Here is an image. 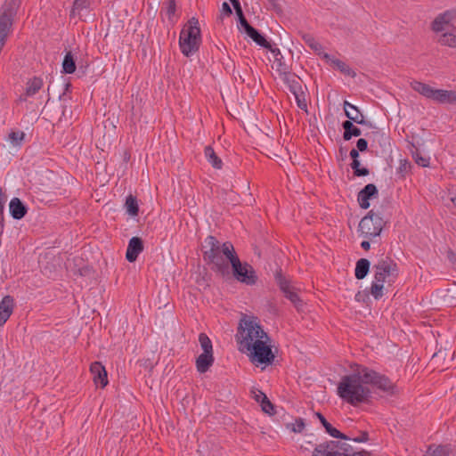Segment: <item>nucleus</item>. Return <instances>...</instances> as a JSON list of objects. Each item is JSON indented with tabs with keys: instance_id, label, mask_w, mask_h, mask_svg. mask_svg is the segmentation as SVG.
<instances>
[{
	"instance_id": "1",
	"label": "nucleus",
	"mask_w": 456,
	"mask_h": 456,
	"mask_svg": "<svg viewBox=\"0 0 456 456\" xmlns=\"http://www.w3.org/2000/svg\"><path fill=\"white\" fill-rule=\"evenodd\" d=\"M364 385H370L388 395L397 393L396 385L388 377L366 366L358 365L352 374L341 378L338 385V395L353 406L368 403L371 391Z\"/></svg>"
},
{
	"instance_id": "2",
	"label": "nucleus",
	"mask_w": 456,
	"mask_h": 456,
	"mask_svg": "<svg viewBox=\"0 0 456 456\" xmlns=\"http://www.w3.org/2000/svg\"><path fill=\"white\" fill-rule=\"evenodd\" d=\"M263 338L269 339V336L263 330L258 318L241 314L235 335L239 350L244 352V348L255 343V340Z\"/></svg>"
},
{
	"instance_id": "3",
	"label": "nucleus",
	"mask_w": 456,
	"mask_h": 456,
	"mask_svg": "<svg viewBox=\"0 0 456 456\" xmlns=\"http://www.w3.org/2000/svg\"><path fill=\"white\" fill-rule=\"evenodd\" d=\"M200 44L201 35L199 20L192 17L180 32V50L184 56L189 57L199 50Z\"/></svg>"
},
{
	"instance_id": "4",
	"label": "nucleus",
	"mask_w": 456,
	"mask_h": 456,
	"mask_svg": "<svg viewBox=\"0 0 456 456\" xmlns=\"http://www.w3.org/2000/svg\"><path fill=\"white\" fill-rule=\"evenodd\" d=\"M387 220L384 219L381 208L370 210L362 218L358 225V232L368 240L379 237L386 226Z\"/></svg>"
},
{
	"instance_id": "5",
	"label": "nucleus",
	"mask_w": 456,
	"mask_h": 456,
	"mask_svg": "<svg viewBox=\"0 0 456 456\" xmlns=\"http://www.w3.org/2000/svg\"><path fill=\"white\" fill-rule=\"evenodd\" d=\"M228 248L226 246L224 253L231 264L233 277L246 285H255L258 278L253 266L247 262L241 263L239 256L232 255Z\"/></svg>"
},
{
	"instance_id": "6",
	"label": "nucleus",
	"mask_w": 456,
	"mask_h": 456,
	"mask_svg": "<svg viewBox=\"0 0 456 456\" xmlns=\"http://www.w3.org/2000/svg\"><path fill=\"white\" fill-rule=\"evenodd\" d=\"M411 88L424 97L440 104H456V91L435 89L428 84L413 81Z\"/></svg>"
},
{
	"instance_id": "7",
	"label": "nucleus",
	"mask_w": 456,
	"mask_h": 456,
	"mask_svg": "<svg viewBox=\"0 0 456 456\" xmlns=\"http://www.w3.org/2000/svg\"><path fill=\"white\" fill-rule=\"evenodd\" d=\"M270 342V338L269 339H256L255 343L245 347L243 353H248L250 361L256 365H271L274 361L275 355L272 351L271 345L268 344Z\"/></svg>"
},
{
	"instance_id": "8",
	"label": "nucleus",
	"mask_w": 456,
	"mask_h": 456,
	"mask_svg": "<svg viewBox=\"0 0 456 456\" xmlns=\"http://www.w3.org/2000/svg\"><path fill=\"white\" fill-rule=\"evenodd\" d=\"M374 279L380 282L393 283L399 275V268L395 260L389 256L380 258L373 265Z\"/></svg>"
},
{
	"instance_id": "9",
	"label": "nucleus",
	"mask_w": 456,
	"mask_h": 456,
	"mask_svg": "<svg viewBox=\"0 0 456 456\" xmlns=\"http://www.w3.org/2000/svg\"><path fill=\"white\" fill-rule=\"evenodd\" d=\"M353 448L345 443L326 441L316 445L312 456H349Z\"/></svg>"
},
{
	"instance_id": "10",
	"label": "nucleus",
	"mask_w": 456,
	"mask_h": 456,
	"mask_svg": "<svg viewBox=\"0 0 456 456\" xmlns=\"http://www.w3.org/2000/svg\"><path fill=\"white\" fill-rule=\"evenodd\" d=\"M274 280L285 297L294 305L297 311H300L304 305L303 301L297 293L293 290V288L290 285V280L282 273V270L281 268L275 271Z\"/></svg>"
},
{
	"instance_id": "11",
	"label": "nucleus",
	"mask_w": 456,
	"mask_h": 456,
	"mask_svg": "<svg viewBox=\"0 0 456 456\" xmlns=\"http://www.w3.org/2000/svg\"><path fill=\"white\" fill-rule=\"evenodd\" d=\"M226 246L229 248L228 249L231 250L232 255H237L232 242L226 241L221 244L215 236L208 235L205 239L204 245L202 246V248H205V250H203V259L208 260V258H210L212 256H216L221 253L225 256L224 252Z\"/></svg>"
},
{
	"instance_id": "12",
	"label": "nucleus",
	"mask_w": 456,
	"mask_h": 456,
	"mask_svg": "<svg viewBox=\"0 0 456 456\" xmlns=\"http://www.w3.org/2000/svg\"><path fill=\"white\" fill-rule=\"evenodd\" d=\"M208 265H211V270L222 276L226 278L230 276L229 260L223 253L212 256L208 260H204Z\"/></svg>"
},
{
	"instance_id": "13",
	"label": "nucleus",
	"mask_w": 456,
	"mask_h": 456,
	"mask_svg": "<svg viewBox=\"0 0 456 456\" xmlns=\"http://www.w3.org/2000/svg\"><path fill=\"white\" fill-rule=\"evenodd\" d=\"M379 197V190L374 183L366 184L357 194L359 206L368 209L370 206V200Z\"/></svg>"
},
{
	"instance_id": "14",
	"label": "nucleus",
	"mask_w": 456,
	"mask_h": 456,
	"mask_svg": "<svg viewBox=\"0 0 456 456\" xmlns=\"http://www.w3.org/2000/svg\"><path fill=\"white\" fill-rule=\"evenodd\" d=\"M143 248H144V247H143V241H142V238L137 237V236L132 237L129 240L127 248H126V260L129 263L134 262L137 259L139 254L143 251Z\"/></svg>"
},
{
	"instance_id": "15",
	"label": "nucleus",
	"mask_w": 456,
	"mask_h": 456,
	"mask_svg": "<svg viewBox=\"0 0 456 456\" xmlns=\"http://www.w3.org/2000/svg\"><path fill=\"white\" fill-rule=\"evenodd\" d=\"M90 371L96 386L105 387L108 385V376L105 367L100 362H94L90 365Z\"/></svg>"
},
{
	"instance_id": "16",
	"label": "nucleus",
	"mask_w": 456,
	"mask_h": 456,
	"mask_svg": "<svg viewBox=\"0 0 456 456\" xmlns=\"http://www.w3.org/2000/svg\"><path fill=\"white\" fill-rule=\"evenodd\" d=\"M14 309V299L7 295L0 302V327L3 326L12 315Z\"/></svg>"
},
{
	"instance_id": "17",
	"label": "nucleus",
	"mask_w": 456,
	"mask_h": 456,
	"mask_svg": "<svg viewBox=\"0 0 456 456\" xmlns=\"http://www.w3.org/2000/svg\"><path fill=\"white\" fill-rule=\"evenodd\" d=\"M345 115L346 118H348V120L354 121L356 124L359 125H366L367 122L363 117V115L361 113L360 110L354 106V104L350 103L347 101H345L343 103Z\"/></svg>"
},
{
	"instance_id": "18",
	"label": "nucleus",
	"mask_w": 456,
	"mask_h": 456,
	"mask_svg": "<svg viewBox=\"0 0 456 456\" xmlns=\"http://www.w3.org/2000/svg\"><path fill=\"white\" fill-rule=\"evenodd\" d=\"M322 59L332 64L334 68L338 69L342 74L351 77H356V72L352 69L346 62L332 57L330 54L323 53Z\"/></svg>"
},
{
	"instance_id": "19",
	"label": "nucleus",
	"mask_w": 456,
	"mask_h": 456,
	"mask_svg": "<svg viewBox=\"0 0 456 456\" xmlns=\"http://www.w3.org/2000/svg\"><path fill=\"white\" fill-rule=\"evenodd\" d=\"M9 212L13 219L20 220L26 216L28 208L19 198H13L9 203Z\"/></svg>"
},
{
	"instance_id": "20",
	"label": "nucleus",
	"mask_w": 456,
	"mask_h": 456,
	"mask_svg": "<svg viewBox=\"0 0 456 456\" xmlns=\"http://www.w3.org/2000/svg\"><path fill=\"white\" fill-rule=\"evenodd\" d=\"M281 80L287 85L289 92L292 94H297V93L303 91L301 86V79L295 73H291L290 71L281 76Z\"/></svg>"
},
{
	"instance_id": "21",
	"label": "nucleus",
	"mask_w": 456,
	"mask_h": 456,
	"mask_svg": "<svg viewBox=\"0 0 456 456\" xmlns=\"http://www.w3.org/2000/svg\"><path fill=\"white\" fill-rule=\"evenodd\" d=\"M215 361L212 353H202L196 359V368L200 373L207 372Z\"/></svg>"
},
{
	"instance_id": "22",
	"label": "nucleus",
	"mask_w": 456,
	"mask_h": 456,
	"mask_svg": "<svg viewBox=\"0 0 456 456\" xmlns=\"http://www.w3.org/2000/svg\"><path fill=\"white\" fill-rule=\"evenodd\" d=\"M316 417L319 419L320 422L322 423V427L325 428V431L331 436L334 438H340L343 440H348L349 436L346 435L341 433L339 430L332 427V425L328 422V420L325 419V417L321 412L315 413Z\"/></svg>"
},
{
	"instance_id": "23",
	"label": "nucleus",
	"mask_w": 456,
	"mask_h": 456,
	"mask_svg": "<svg viewBox=\"0 0 456 456\" xmlns=\"http://www.w3.org/2000/svg\"><path fill=\"white\" fill-rule=\"evenodd\" d=\"M248 37H250L257 45L261 47H270V42L265 37L252 26H248L243 30Z\"/></svg>"
},
{
	"instance_id": "24",
	"label": "nucleus",
	"mask_w": 456,
	"mask_h": 456,
	"mask_svg": "<svg viewBox=\"0 0 456 456\" xmlns=\"http://www.w3.org/2000/svg\"><path fill=\"white\" fill-rule=\"evenodd\" d=\"M342 127L344 129L343 139L345 141H349L353 136L357 137L362 134L361 129L354 125V121L345 120L342 123Z\"/></svg>"
},
{
	"instance_id": "25",
	"label": "nucleus",
	"mask_w": 456,
	"mask_h": 456,
	"mask_svg": "<svg viewBox=\"0 0 456 456\" xmlns=\"http://www.w3.org/2000/svg\"><path fill=\"white\" fill-rule=\"evenodd\" d=\"M452 449L450 445L430 444L424 456H450Z\"/></svg>"
},
{
	"instance_id": "26",
	"label": "nucleus",
	"mask_w": 456,
	"mask_h": 456,
	"mask_svg": "<svg viewBox=\"0 0 456 456\" xmlns=\"http://www.w3.org/2000/svg\"><path fill=\"white\" fill-rule=\"evenodd\" d=\"M370 262L366 258H361L356 262L354 276L357 280L364 279L370 271Z\"/></svg>"
},
{
	"instance_id": "27",
	"label": "nucleus",
	"mask_w": 456,
	"mask_h": 456,
	"mask_svg": "<svg viewBox=\"0 0 456 456\" xmlns=\"http://www.w3.org/2000/svg\"><path fill=\"white\" fill-rule=\"evenodd\" d=\"M302 40L305 42V44L311 48L316 54L319 56L323 55L322 52V45L315 40L313 35L308 33H303L301 35Z\"/></svg>"
},
{
	"instance_id": "28",
	"label": "nucleus",
	"mask_w": 456,
	"mask_h": 456,
	"mask_svg": "<svg viewBox=\"0 0 456 456\" xmlns=\"http://www.w3.org/2000/svg\"><path fill=\"white\" fill-rule=\"evenodd\" d=\"M204 154L207 160L212 165L214 168L221 169L223 167L222 159L216 155L214 149L208 145L204 149Z\"/></svg>"
},
{
	"instance_id": "29",
	"label": "nucleus",
	"mask_w": 456,
	"mask_h": 456,
	"mask_svg": "<svg viewBox=\"0 0 456 456\" xmlns=\"http://www.w3.org/2000/svg\"><path fill=\"white\" fill-rule=\"evenodd\" d=\"M44 82L41 77H34L29 79L27 83L26 87V96H33L35 95L43 86Z\"/></svg>"
},
{
	"instance_id": "30",
	"label": "nucleus",
	"mask_w": 456,
	"mask_h": 456,
	"mask_svg": "<svg viewBox=\"0 0 456 456\" xmlns=\"http://www.w3.org/2000/svg\"><path fill=\"white\" fill-rule=\"evenodd\" d=\"M76 71V60L71 52H68L62 61V73L73 74Z\"/></svg>"
},
{
	"instance_id": "31",
	"label": "nucleus",
	"mask_w": 456,
	"mask_h": 456,
	"mask_svg": "<svg viewBox=\"0 0 456 456\" xmlns=\"http://www.w3.org/2000/svg\"><path fill=\"white\" fill-rule=\"evenodd\" d=\"M125 207L126 212L131 216H136L139 213V206L135 196L129 194L126 199Z\"/></svg>"
},
{
	"instance_id": "32",
	"label": "nucleus",
	"mask_w": 456,
	"mask_h": 456,
	"mask_svg": "<svg viewBox=\"0 0 456 456\" xmlns=\"http://www.w3.org/2000/svg\"><path fill=\"white\" fill-rule=\"evenodd\" d=\"M260 395H263V399L260 401V405L262 408V411L270 416H273L276 414L275 407L273 403H271V401L268 399L265 393H260Z\"/></svg>"
},
{
	"instance_id": "33",
	"label": "nucleus",
	"mask_w": 456,
	"mask_h": 456,
	"mask_svg": "<svg viewBox=\"0 0 456 456\" xmlns=\"http://www.w3.org/2000/svg\"><path fill=\"white\" fill-rule=\"evenodd\" d=\"M438 43L449 47H456V36L453 33L446 32L441 35Z\"/></svg>"
},
{
	"instance_id": "34",
	"label": "nucleus",
	"mask_w": 456,
	"mask_h": 456,
	"mask_svg": "<svg viewBox=\"0 0 456 456\" xmlns=\"http://www.w3.org/2000/svg\"><path fill=\"white\" fill-rule=\"evenodd\" d=\"M199 342L203 350V353H212L213 354L212 342L206 333H200Z\"/></svg>"
},
{
	"instance_id": "35",
	"label": "nucleus",
	"mask_w": 456,
	"mask_h": 456,
	"mask_svg": "<svg viewBox=\"0 0 456 456\" xmlns=\"http://www.w3.org/2000/svg\"><path fill=\"white\" fill-rule=\"evenodd\" d=\"M411 155L413 159L419 166L423 167H427L429 166V157L422 156L418 148H415L414 151H411Z\"/></svg>"
},
{
	"instance_id": "36",
	"label": "nucleus",
	"mask_w": 456,
	"mask_h": 456,
	"mask_svg": "<svg viewBox=\"0 0 456 456\" xmlns=\"http://www.w3.org/2000/svg\"><path fill=\"white\" fill-rule=\"evenodd\" d=\"M274 64L276 66V71L279 73L280 76H282L290 71L289 67L285 62L282 55L276 57L274 59Z\"/></svg>"
},
{
	"instance_id": "37",
	"label": "nucleus",
	"mask_w": 456,
	"mask_h": 456,
	"mask_svg": "<svg viewBox=\"0 0 456 456\" xmlns=\"http://www.w3.org/2000/svg\"><path fill=\"white\" fill-rule=\"evenodd\" d=\"M384 283L375 280L370 286V294L375 299H379L383 296Z\"/></svg>"
},
{
	"instance_id": "38",
	"label": "nucleus",
	"mask_w": 456,
	"mask_h": 456,
	"mask_svg": "<svg viewBox=\"0 0 456 456\" xmlns=\"http://www.w3.org/2000/svg\"><path fill=\"white\" fill-rule=\"evenodd\" d=\"M449 25L448 22L445 21L444 17L441 14H438L436 19L431 23V28L435 32H442L444 30L445 26Z\"/></svg>"
},
{
	"instance_id": "39",
	"label": "nucleus",
	"mask_w": 456,
	"mask_h": 456,
	"mask_svg": "<svg viewBox=\"0 0 456 456\" xmlns=\"http://www.w3.org/2000/svg\"><path fill=\"white\" fill-rule=\"evenodd\" d=\"M288 428H291L294 433H301L305 427V421L302 418H297L294 423L287 424Z\"/></svg>"
},
{
	"instance_id": "40",
	"label": "nucleus",
	"mask_w": 456,
	"mask_h": 456,
	"mask_svg": "<svg viewBox=\"0 0 456 456\" xmlns=\"http://www.w3.org/2000/svg\"><path fill=\"white\" fill-rule=\"evenodd\" d=\"M89 6V3L87 0H75L73 3V8L70 12V16H75L76 12H79L83 9H86Z\"/></svg>"
},
{
	"instance_id": "41",
	"label": "nucleus",
	"mask_w": 456,
	"mask_h": 456,
	"mask_svg": "<svg viewBox=\"0 0 456 456\" xmlns=\"http://www.w3.org/2000/svg\"><path fill=\"white\" fill-rule=\"evenodd\" d=\"M25 134L22 131H12L8 138L13 145H18L24 139Z\"/></svg>"
},
{
	"instance_id": "42",
	"label": "nucleus",
	"mask_w": 456,
	"mask_h": 456,
	"mask_svg": "<svg viewBox=\"0 0 456 456\" xmlns=\"http://www.w3.org/2000/svg\"><path fill=\"white\" fill-rule=\"evenodd\" d=\"M295 96L297 104L299 109L301 110H306L307 109V103L305 100V95L303 91L297 93V94H293Z\"/></svg>"
},
{
	"instance_id": "43",
	"label": "nucleus",
	"mask_w": 456,
	"mask_h": 456,
	"mask_svg": "<svg viewBox=\"0 0 456 456\" xmlns=\"http://www.w3.org/2000/svg\"><path fill=\"white\" fill-rule=\"evenodd\" d=\"M232 14V10L227 2L222 4L220 10L219 19L223 20L224 17H230Z\"/></svg>"
},
{
	"instance_id": "44",
	"label": "nucleus",
	"mask_w": 456,
	"mask_h": 456,
	"mask_svg": "<svg viewBox=\"0 0 456 456\" xmlns=\"http://www.w3.org/2000/svg\"><path fill=\"white\" fill-rule=\"evenodd\" d=\"M235 13H236V15H237V17H238V21H239V23H240V28H241L243 30H244V29H246L247 28H248V26H251V25L248 22V20H247V19H246V17H245V15H244V12H243V10H242V9H241V10H239L238 12H235Z\"/></svg>"
},
{
	"instance_id": "45",
	"label": "nucleus",
	"mask_w": 456,
	"mask_h": 456,
	"mask_svg": "<svg viewBox=\"0 0 456 456\" xmlns=\"http://www.w3.org/2000/svg\"><path fill=\"white\" fill-rule=\"evenodd\" d=\"M351 167L355 176H366L370 174L369 169L367 167H361V165L355 167L354 163H351Z\"/></svg>"
},
{
	"instance_id": "46",
	"label": "nucleus",
	"mask_w": 456,
	"mask_h": 456,
	"mask_svg": "<svg viewBox=\"0 0 456 456\" xmlns=\"http://www.w3.org/2000/svg\"><path fill=\"white\" fill-rule=\"evenodd\" d=\"M442 17L445 20L448 24H450L452 20H456V9L447 10L443 13H440Z\"/></svg>"
},
{
	"instance_id": "47",
	"label": "nucleus",
	"mask_w": 456,
	"mask_h": 456,
	"mask_svg": "<svg viewBox=\"0 0 456 456\" xmlns=\"http://www.w3.org/2000/svg\"><path fill=\"white\" fill-rule=\"evenodd\" d=\"M61 86H63L64 91H63V93L59 95V99L61 101H65L66 100V98H65L66 94H67L68 92H69L70 87H71V84L66 78L61 77Z\"/></svg>"
},
{
	"instance_id": "48",
	"label": "nucleus",
	"mask_w": 456,
	"mask_h": 456,
	"mask_svg": "<svg viewBox=\"0 0 456 456\" xmlns=\"http://www.w3.org/2000/svg\"><path fill=\"white\" fill-rule=\"evenodd\" d=\"M176 10V4L175 0H168L167 1V15L168 17V20H172V17L175 15Z\"/></svg>"
},
{
	"instance_id": "49",
	"label": "nucleus",
	"mask_w": 456,
	"mask_h": 456,
	"mask_svg": "<svg viewBox=\"0 0 456 456\" xmlns=\"http://www.w3.org/2000/svg\"><path fill=\"white\" fill-rule=\"evenodd\" d=\"M351 439L356 443L367 442L369 440V434L366 431H361L359 436Z\"/></svg>"
},
{
	"instance_id": "50",
	"label": "nucleus",
	"mask_w": 456,
	"mask_h": 456,
	"mask_svg": "<svg viewBox=\"0 0 456 456\" xmlns=\"http://www.w3.org/2000/svg\"><path fill=\"white\" fill-rule=\"evenodd\" d=\"M357 150L360 151H365L368 149V142L364 138H360L356 142Z\"/></svg>"
},
{
	"instance_id": "51",
	"label": "nucleus",
	"mask_w": 456,
	"mask_h": 456,
	"mask_svg": "<svg viewBox=\"0 0 456 456\" xmlns=\"http://www.w3.org/2000/svg\"><path fill=\"white\" fill-rule=\"evenodd\" d=\"M359 150L352 149L350 151V157L353 159L352 163H354V166H360V161L358 160L359 158Z\"/></svg>"
},
{
	"instance_id": "52",
	"label": "nucleus",
	"mask_w": 456,
	"mask_h": 456,
	"mask_svg": "<svg viewBox=\"0 0 456 456\" xmlns=\"http://www.w3.org/2000/svg\"><path fill=\"white\" fill-rule=\"evenodd\" d=\"M265 48L268 49L273 54L274 59L276 57L282 55L280 49L277 48L276 46H273L271 43H270V47H265Z\"/></svg>"
},
{
	"instance_id": "53",
	"label": "nucleus",
	"mask_w": 456,
	"mask_h": 456,
	"mask_svg": "<svg viewBox=\"0 0 456 456\" xmlns=\"http://www.w3.org/2000/svg\"><path fill=\"white\" fill-rule=\"evenodd\" d=\"M411 167V163L407 160L401 161L400 167H399V172L403 173L407 172L408 169Z\"/></svg>"
},
{
	"instance_id": "54",
	"label": "nucleus",
	"mask_w": 456,
	"mask_h": 456,
	"mask_svg": "<svg viewBox=\"0 0 456 456\" xmlns=\"http://www.w3.org/2000/svg\"><path fill=\"white\" fill-rule=\"evenodd\" d=\"M6 202V196L3 193L2 189H0V212H4V204Z\"/></svg>"
},
{
	"instance_id": "55",
	"label": "nucleus",
	"mask_w": 456,
	"mask_h": 456,
	"mask_svg": "<svg viewBox=\"0 0 456 456\" xmlns=\"http://www.w3.org/2000/svg\"><path fill=\"white\" fill-rule=\"evenodd\" d=\"M349 456H370V452L366 451H362L359 452H350Z\"/></svg>"
},
{
	"instance_id": "56",
	"label": "nucleus",
	"mask_w": 456,
	"mask_h": 456,
	"mask_svg": "<svg viewBox=\"0 0 456 456\" xmlns=\"http://www.w3.org/2000/svg\"><path fill=\"white\" fill-rule=\"evenodd\" d=\"M230 2H231V4H232V6H233V8H234L235 12H238L239 10H241V9H242V8H241V5H240V1H239V0H232V1H230Z\"/></svg>"
},
{
	"instance_id": "57",
	"label": "nucleus",
	"mask_w": 456,
	"mask_h": 456,
	"mask_svg": "<svg viewBox=\"0 0 456 456\" xmlns=\"http://www.w3.org/2000/svg\"><path fill=\"white\" fill-rule=\"evenodd\" d=\"M370 240H363L362 241L361 243V247L364 249V250H369L370 248Z\"/></svg>"
},
{
	"instance_id": "58",
	"label": "nucleus",
	"mask_w": 456,
	"mask_h": 456,
	"mask_svg": "<svg viewBox=\"0 0 456 456\" xmlns=\"http://www.w3.org/2000/svg\"><path fill=\"white\" fill-rule=\"evenodd\" d=\"M253 393H254V399L256 402L260 403L261 399H263V395H260V393H263V392L260 390H257V392L253 391Z\"/></svg>"
},
{
	"instance_id": "59",
	"label": "nucleus",
	"mask_w": 456,
	"mask_h": 456,
	"mask_svg": "<svg viewBox=\"0 0 456 456\" xmlns=\"http://www.w3.org/2000/svg\"><path fill=\"white\" fill-rule=\"evenodd\" d=\"M0 228H1V231H0V233L3 232V229H4V212H0Z\"/></svg>"
},
{
	"instance_id": "60",
	"label": "nucleus",
	"mask_w": 456,
	"mask_h": 456,
	"mask_svg": "<svg viewBox=\"0 0 456 456\" xmlns=\"http://www.w3.org/2000/svg\"><path fill=\"white\" fill-rule=\"evenodd\" d=\"M129 159H130V153L127 151H126L124 152V160L128 161Z\"/></svg>"
},
{
	"instance_id": "61",
	"label": "nucleus",
	"mask_w": 456,
	"mask_h": 456,
	"mask_svg": "<svg viewBox=\"0 0 456 456\" xmlns=\"http://www.w3.org/2000/svg\"><path fill=\"white\" fill-rule=\"evenodd\" d=\"M362 293H361V292H358V293L355 295V299H356L357 301H359V302H360V301L363 300V299L362 298Z\"/></svg>"
},
{
	"instance_id": "62",
	"label": "nucleus",
	"mask_w": 456,
	"mask_h": 456,
	"mask_svg": "<svg viewBox=\"0 0 456 456\" xmlns=\"http://www.w3.org/2000/svg\"><path fill=\"white\" fill-rule=\"evenodd\" d=\"M301 449L303 450H309V444H306V446L305 445H301Z\"/></svg>"
},
{
	"instance_id": "63",
	"label": "nucleus",
	"mask_w": 456,
	"mask_h": 456,
	"mask_svg": "<svg viewBox=\"0 0 456 456\" xmlns=\"http://www.w3.org/2000/svg\"><path fill=\"white\" fill-rule=\"evenodd\" d=\"M301 449L303 450H309V444H306V446L305 445H301Z\"/></svg>"
},
{
	"instance_id": "64",
	"label": "nucleus",
	"mask_w": 456,
	"mask_h": 456,
	"mask_svg": "<svg viewBox=\"0 0 456 456\" xmlns=\"http://www.w3.org/2000/svg\"><path fill=\"white\" fill-rule=\"evenodd\" d=\"M452 201L453 202L454 206L456 207V197L452 198Z\"/></svg>"
}]
</instances>
